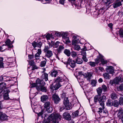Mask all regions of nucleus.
<instances>
[{
    "label": "nucleus",
    "instance_id": "obj_9",
    "mask_svg": "<svg viewBox=\"0 0 123 123\" xmlns=\"http://www.w3.org/2000/svg\"><path fill=\"white\" fill-rule=\"evenodd\" d=\"M106 71L108 73L112 74L114 72V68L111 66H108L105 69Z\"/></svg>",
    "mask_w": 123,
    "mask_h": 123
},
{
    "label": "nucleus",
    "instance_id": "obj_38",
    "mask_svg": "<svg viewBox=\"0 0 123 123\" xmlns=\"http://www.w3.org/2000/svg\"><path fill=\"white\" fill-rule=\"evenodd\" d=\"M100 60L102 64H104L107 63V61L106 60H105L103 58L100 59Z\"/></svg>",
    "mask_w": 123,
    "mask_h": 123
},
{
    "label": "nucleus",
    "instance_id": "obj_18",
    "mask_svg": "<svg viewBox=\"0 0 123 123\" xmlns=\"http://www.w3.org/2000/svg\"><path fill=\"white\" fill-rule=\"evenodd\" d=\"M62 40L64 43L67 44L70 42L69 38L66 36H64L62 37Z\"/></svg>",
    "mask_w": 123,
    "mask_h": 123
},
{
    "label": "nucleus",
    "instance_id": "obj_50",
    "mask_svg": "<svg viewBox=\"0 0 123 123\" xmlns=\"http://www.w3.org/2000/svg\"><path fill=\"white\" fill-rule=\"evenodd\" d=\"M71 55L73 57H75L77 55V53L76 52L73 51L71 52Z\"/></svg>",
    "mask_w": 123,
    "mask_h": 123
},
{
    "label": "nucleus",
    "instance_id": "obj_43",
    "mask_svg": "<svg viewBox=\"0 0 123 123\" xmlns=\"http://www.w3.org/2000/svg\"><path fill=\"white\" fill-rule=\"evenodd\" d=\"M46 62L45 61H43L41 62L40 66L42 67L44 66L46 64Z\"/></svg>",
    "mask_w": 123,
    "mask_h": 123
},
{
    "label": "nucleus",
    "instance_id": "obj_40",
    "mask_svg": "<svg viewBox=\"0 0 123 123\" xmlns=\"http://www.w3.org/2000/svg\"><path fill=\"white\" fill-rule=\"evenodd\" d=\"M113 105L115 107H117L119 105V103L118 101L115 100L113 103Z\"/></svg>",
    "mask_w": 123,
    "mask_h": 123
},
{
    "label": "nucleus",
    "instance_id": "obj_60",
    "mask_svg": "<svg viewBox=\"0 0 123 123\" xmlns=\"http://www.w3.org/2000/svg\"><path fill=\"white\" fill-rule=\"evenodd\" d=\"M36 82H37V81H36ZM37 82H36V83H32L31 84V87H35V86H36V87H37Z\"/></svg>",
    "mask_w": 123,
    "mask_h": 123
},
{
    "label": "nucleus",
    "instance_id": "obj_29",
    "mask_svg": "<svg viewBox=\"0 0 123 123\" xmlns=\"http://www.w3.org/2000/svg\"><path fill=\"white\" fill-rule=\"evenodd\" d=\"M6 45H3L1 46L0 47V51H4L6 49Z\"/></svg>",
    "mask_w": 123,
    "mask_h": 123
},
{
    "label": "nucleus",
    "instance_id": "obj_21",
    "mask_svg": "<svg viewBox=\"0 0 123 123\" xmlns=\"http://www.w3.org/2000/svg\"><path fill=\"white\" fill-rule=\"evenodd\" d=\"M48 97L46 95H43L41 96V101L42 102H44L48 99Z\"/></svg>",
    "mask_w": 123,
    "mask_h": 123
},
{
    "label": "nucleus",
    "instance_id": "obj_8",
    "mask_svg": "<svg viewBox=\"0 0 123 123\" xmlns=\"http://www.w3.org/2000/svg\"><path fill=\"white\" fill-rule=\"evenodd\" d=\"M80 41L79 37L75 36H74L73 37V40L72 42V45L76 44L79 43Z\"/></svg>",
    "mask_w": 123,
    "mask_h": 123
},
{
    "label": "nucleus",
    "instance_id": "obj_49",
    "mask_svg": "<svg viewBox=\"0 0 123 123\" xmlns=\"http://www.w3.org/2000/svg\"><path fill=\"white\" fill-rule=\"evenodd\" d=\"M119 103L121 105H122L123 104V98L122 97L120 98L119 99Z\"/></svg>",
    "mask_w": 123,
    "mask_h": 123
},
{
    "label": "nucleus",
    "instance_id": "obj_6",
    "mask_svg": "<svg viewBox=\"0 0 123 123\" xmlns=\"http://www.w3.org/2000/svg\"><path fill=\"white\" fill-rule=\"evenodd\" d=\"M50 103L49 101L46 102L44 104V107L46 109V111L49 112H51L53 110L52 108L50 106Z\"/></svg>",
    "mask_w": 123,
    "mask_h": 123
},
{
    "label": "nucleus",
    "instance_id": "obj_11",
    "mask_svg": "<svg viewBox=\"0 0 123 123\" xmlns=\"http://www.w3.org/2000/svg\"><path fill=\"white\" fill-rule=\"evenodd\" d=\"M15 59L12 57L9 58H8L7 60V64L8 66L11 65L10 67H12L14 66V65L13 64V63Z\"/></svg>",
    "mask_w": 123,
    "mask_h": 123
},
{
    "label": "nucleus",
    "instance_id": "obj_10",
    "mask_svg": "<svg viewBox=\"0 0 123 123\" xmlns=\"http://www.w3.org/2000/svg\"><path fill=\"white\" fill-rule=\"evenodd\" d=\"M123 81V78H121V75H120L118 77H116L115 79L114 82L116 84H117L120 82Z\"/></svg>",
    "mask_w": 123,
    "mask_h": 123
},
{
    "label": "nucleus",
    "instance_id": "obj_14",
    "mask_svg": "<svg viewBox=\"0 0 123 123\" xmlns=\"http://www.w3.org/2000/svg\"><path fill=\"white\" fill-rule=\"evenodd\" d=\"M10 92V91L8 90H4V99L7 100L9 98L8 94Z\"/></svg>",
    "mask_w": 123,
    "mask_h": 123
},
{
    "label": "nucleus",
    "instance_id": "obj_1",
    "mask_svg": "<svg viewBox=\"0 0 123 123\" xmlns=\"http://www.w3.org/2000/svg\"><path fill=\"white\" fill-rule=\"evenodd\" d=\"M68 81V79L66 77L64 74H62L61 76H59L56 78L54 83L50 86V88L52 90H56L62 86L60 82Z\"/></svg>",
    "mask_w": 123,
    "mask_h": 123
},
{
    "label": "nucleus",
    "instance_id": "obj_34",
    "mask_svg": "<svg viewBox=\"0 0 123 123\" xmlns=\"http://www.w3.org/2000/svg\"><path fill=\"white\" fill-rule=\"evenodd\" d=\"M102 114L103 116L104 117L107 116L108 114V111L106 110H104Z\"/></svg>",
    "mask_w": 123,
    "mask_h": 123
},
{
    "label": "nucleus",
    "instance_id": "obj_7",
    "mask_svg": "<svg viewBox=\"0 0 123 123\" xmlns=\"http://www.w3.org/2000/svg\"><path fill=\"white\" fill-rule=\"evenodd\" d=\"M63 103L66 109L67 110H69L71 108V106L69 104L68 98L65 97L64 98Z\"/></svg>",
    "mask_w": 123,
    "mask_h": 123
},
{
    "label": "nucleus",
    "instance_id": "obj_31",
    "mask_svg": "<svg viewBox=\"0 0 123 123\" xmlns=\"http://www.w3.org/2000/svg\"><path fill=\"white\" fill-rule=\"evenodd\" d=\"M64 49V47L62 45H60L58 48L57 49V52L60 53L61 51Z\"/></svg>",
    "mask_w": 123,
    "mask_h": 123
},
{
    "label": "nucleus",
    "instance_id": "obj_16",
    "mask_svg": "<svg viewBox=\"0 0 123 123\" xmlns=\"http://www.w3.org/2000/svg\"><path fill=\"white\" fill-rule=\"evenodd\" d=\"M85 49H84V50L81 53V54L83 55L82 58L84 61L86 62H87L88 61V60L86 57V53L85 51Z\"/></svg>",
    "mask_w": 123,
    "mask_h": 123
},
{
    "label": "nucleus",
    "instance_id": "obj_36",
    "mask_svg": "<svg viewBox=\"0 0 123 123\" xmlns=\"http://www.w3.org/2000/svg\"><path fill=\"white\" fill-rule=\"evenodd\" d=\"M3 58L2 57H0V68L3 67Z\"/></svg>",
    "mask_w": 123,
    "mask_h": 123
},
{
    "label": "nucleus",
    "instance_id": "obj_37",
    "mask_svg": "<svg viewBox=\"0 0 123 123\" xmlns=\"http://www.w3.org/2000/svg\"><path fill=\"white\" fill-rule=\"evenodd\" d=\"M63 33H62L61 32H59L58 31L55 32V34L57 36H62V34Z\"/></svg>",
    "mask_w": 123,
    "mask_h": 123
},
{
    "label": "nucleus",
    "instance_id": "obj_53",
    "mask_svg": "<svg viewBox=\"0 0 123 123\" xmlns=\"http://www.w3.org/2000/svg\"><path fill=\"white\" fill-rule=\"evenodd\" d=\"M102 108H98V112L100 115V113H102V110H103V109H104V108H103L102 107Z\"/></svg>",
    "mask_w": 123,
    "mask_h": 123
},
{
    "label": "nucleus",
    "instance_id": "obj_61",
    "mask_svg": "<svg viewBox=\"0 0 123 123\" xmlns=\"http://www.w3.org/2000/svg\"><path fill=\"white\" fill-rule=\"evenodd\" d=\"M43 111H41L40 112L38 113H37L38 115V116H40L42 115L43 114Z\"/></svg>",
    "mask_w": 123,
    "mask_h": 123
},
{
    "label": "nucleus",
    "instance_id": "obj_4",
    "mask_svg": "<svg viewBox=\"0 0 123 123\" xmlns=\"http://www.w3.org/2000/svg\"><path fill=\"white\" fill-rule=\"evenodd\" d=\"M75 62L74 61L69 59L68 61L67 67L69 69L70 68V67L73 68L75 66Z\"/></svg>",
    "mask_w": 123,
    "mask_h": 123
},
{
    "label": "nucleus",
    "instance_id": "obj_52",
    "mask_svg": "<svg viewBox=\"0 0 123 123\" xmlns=\"http://www.w3.org/2000/svg\"><path fill=\"white\" fill-rule=\"evenodd\" d=\"M40 55L37 54V53L35 55V58L37 60H38L40 58Z\"/></svg>",
    "mask_w": 123,
    "mask_h": 123
},
{
    "label": "nucleus",
    "instance_id": "obj_35",
    "mask_svg": "<svg viewBox=\"0 0 123 123\" xmlns=\"http://www.w3.org/2000/svg\"><path fill=\"white\" fill-rule=\"evenodd\" d=\"M74 50H77V51H79L80 49V48L79 46L78 45H74Z\"/></svg>",
    "mask_w": 123,
    "mask_h": 123
},
{
    "label": "nucleus",
    "instance_id": "obj_19",
    "mask_svg": "<svg viewBox=\"0 0 123 123\" xmlns=\"http://www.w3.org/2000/svg\"><path fill=\"white\" fill-rule=\"evenodd\" d=\"M2 112L0 111V119L2 120H5L7 119V117L6 114H2Z\"/></svg>",
    "mask_w": 123,
    "mask_h": 123
},
{
    "label": "nucleus",
    "instance_id": "obj_51",
    "mask_svg": "<svg viewBox=\"0 0 123 123\" xmlns=\"http://www.w3.org/2000/svg\"><path fill=\"white\" fill-rule=\"evenodd\" d=\"M50 116V115L49 117H48L47 119V120L48 121H47L46 120H44L43 122V123H49L50 122H52V121L50 120L49 119V117Z\"/></svg>",
    "mask_w": 123,
    "mask_h": 123
},
{
    "label": "nucleus",
    "instance_id": "obj_22",
    "mask_svg": "<svg viewBox=\"0 0 123 123\" xmlns=\"http://www.w3.org/2000/svg\"><path fill=\"white\" fill-rule=\"evenodd\" d=\"M58 73L59 72H58V71L54 70L51 73L50 75L52 77H55L58 74Z\"/></svg>",
    "mask_w": 123,
    "mask_h": 123
},
{
    "label": "nucleus",
    "instance_id": "obj_30",
    "mask_svg": "<svg viewBox=\"0 0 123 123\" xmlns=\"http://www.w3.org/2000/svg\"><path fill=\"white\" fill-rule=\"evenodd\" d=\"M111 97L112 99H115L117 98L116 94L114 93H113L111 95Z\"/></svg>",
    "mask_w": 123,
    "mask_h": 123
},
{
    "label": "nucleus",
    "instance_id": "obj_47",
    "mask_svg": "<svg viewBox=\"0 0 123 123\" xmlns=\"http://www.w3.org/2000/svg\"><path fill=\"white\" fill-rule=\"evenodd\" d=\"M118 91H123V84H121L117 88Z\"/></svg>",
    "mask_w": 123,
    "mask_h": 123
},
{
    "label": "nucleus",
    "instance_id": "obj_2",
    "mask_svg": "<svg viewBox=\"0 0 123 123\" xmlns=\"http://www.w3.org/2000/svg\"><path fill=\"white\" fill-rule=\"evenodd\" d=\"M62 116L60 114L54 112L50 115L49 118V119L52 121V123H58V122L61 119Z\"/></svg>",
    "mask_w": 123,
    "mask_h": 123
},
{
    "label": "nucleus",
    "instance_id": "obj_33",
    "mask_svg": "<svg viewBox=\"0 0 123 123\" xmlns=\"http://www.w3.org/2000/svg\"><path fill=\"white\" fill-rule=\"evenodd\" d=\"M76 63L78 64H81L82 63L83 61L82 59L80 58H77L76 60Z\"/></svg>",
    "mask_w": 123,
    "mask_h": 123
},
{
    "label": "nucleus",
    "instance_id": "obj_27",
    "mask_svg": "<svg viewBox=\"0 0 123 123\" xmlns=\"http://www.w3.org/2000/svg\"><path fill=\"white\" fill-rule=\"evenodd\" d=\"M64 53L68 56H69L70 55V52L69 49H65L64 50Z\"/></svg>",
    "mask_w": 123,
    "mask_h": 123
},
{
    "label": "nucleus",
    "instance_id": "obj_39",
    "mask_svg": "<svg viewBox=\"0 0 123 123\" xmlns=\"http://www.w3.org/2000/svg\"><path fill=\"white\" fill-rule=\"evenodd\" d=\"M103 3L106 4H110L113 2V1H111L110 0H103Z\"/></svg>",
    "mask_w": 123,
    "mask_h": 123
},
{
    "label": "nucleus",
    "instance_id": "obj_12",
    "mask_svg": "<svg viewBox=\"0 0 123 123\" xmlns=\"http://www.w3.org/2000/svg\"><path fill=\"white\" fill-rule=\"evenodd\" d=\"M52 98L55 103L56 104L58 103L60 100L58 96L55 94H54L53 95Z\"/></svg>",
    "mask_w": 123,
    "mask_h": 123
},
{
    "label": "nucleus",
    "instance_id": "obj_57",
    "mask_svg": "<svg viewBox=\"0 0 123 123\" xmlns=\"http://www.w3.org/2000/svg\"><path fill=\"white\" fill-rule=\"evenodd\" d=\"M51 37V35L49 33L46 36V37L47 39L48 40H49L50 39Z\"/></svg>",
    "mask_w": 123,
    "mask_h": 123
},
{
    "label": "nucleus",
    "instance_id": "obj_44",
    "mask_svg": "<svg viewBox=\"0 0 123 123\" xmlns=\"http://www.w3.org/2000/svg\"><path fill=\"white\" fill-rule=\"evenodd\" d=\"M102 88V89L104 92H105L107 90V87L106 85L103 84L101 86Z\"/></svg>",
    "mask_w": 123,
    "mask_h": 123
},
{
    "label": "nucleus",
    "instance_id": "obj_64",
    "mask_svg": "<svg viewBox=\"0 0 123 123\" xmlns=\"http://www.w3.org/2000/svg\"><path fill=\"white\" fill-rule=\"evenodd\" d=\"M65 0H60L59 1V3L62 5H64V2Z\"/></svg>",
    "mask_w": 123,
    "mask_h": 123
},
{
    "label": "nucleus",
    "instance_id": "obj_13",
    "mask_svg": "<svg viewBox=\"0 0 123 123\" xmlns=\"http://www.w3.org/2000/svg\"><path fill=\"white\" fill-rule=\"evenodd\" d=\"M116 112L117 113V117L119 118L123 115V110L121 108H120L119 110H117L116 111Z\"/></svg>",
    "mask_w": 123,
    "mask_h": 123
},
{
    "label": "nucleus",
    "instance_id": "obj_17",
    "mask_svg": "<svg viewBox=\"0 0 123 123\" xmlns=\"http://www.w3.org/2000/svg\"><path fill=\"white\" fill-rule=\"evenodd\" d=\"M5 44L9 48H11L13 46L12 45V43L10 41V39H7L5 42Z\"/></svg>",
    "mask_w": 123,
    "mask_h": 123
},
{
    "label": "nucleus",
    "instance_id": "obj_42",
    "mask_svg": "<svg viewBox=\"0 0 123 123\" xmlns=\"http://www.w3.org/2000/svg\"><path fill=\"white\" fill-rule=\"evenodd\" d=\"M88 63L91 67H94L96 65V63L94 62H88Z\"/></svg>",
    "mask_w": 123,
    "mask_h": 123
},
{
    "label": "nucleus",
    "instance_id": "obj_15",
    "mask_svg": "<svg viewBox=\"0 0 123 123\" xmlns=\"http://www.w3.org/2000/svg\"><path fill=\"white\" fill-rule=\"evenodd\" d=\"M63 117L65 119L67 120H69L71 119V116L68 113L64 112L63 114Z\"/></svg>",
    "mask_w": 123,
    "mask_h": 123
},
{
    "label": "nucleus",
    "instance_id": "obj_25",
    "mask_svg": "<svg viewBox=\"0 0 123 123\" xmlns=\"http://www.w3.org/2000/svg\"><path fill=\"white\" fill-rule=\"evenodd\" d=\"M96 90L98 96H100L101 95L102 92V90L101 87H99L97 88Z\"/></svg>",
    "mask_w": 123,
    "mask_h": 123
},
{
    "label": "nucleus",
    "instance_id": "obj_24",
    "mask_svg": "<svg viewBox=\"0 0 123 123\" xmlns=\"http://www.w3.org/2000/svg\"><path fill=\"white\" fill-rule=\"evenodd\" d=\"M121 2H118L114 3L113 4V6L114 8H115L121 6Z\"/></svg>",
    "mask_w": 123,
    "mask_h": 123
},
{
    "label": "nucleus",
    "instance_id": "obj_41",
    "mask_svg": "<svg viewBox=\"0 0 123 123\" xmlns=\"http://www.w3.org/2000/svg\"><path fill=\"white\" fill-rule=\"evenodd\" d=\"M79 115V111H77L73 113L72 116L73 117H75L78 116Z\"/></svg>",
    "mask_w": 123,
    "mask_h": 123
},
{
    "label": "nucleus",
    "instance_id": "obj_5",
    "mask_svg": "<svg viewBox=\"0 0 123 123\" xmlns=\"http://www.w3.org/2000/svg\"><path fill=\"white\" fill-rule=\"evenodd\" d=\"M106 97L104 95L100 97L99 98L98 101L100 105L104 108V102L106 101Z\"/></svg>",
    "mask_w": 123,
    "mask_h": 123
},
{
    "label": "nucleus",
    "instance_id": "obj_3",
    "mask_svg": "<svg viewBox=\"0 0 123 123\" xmlns=\"http://www.w3.org/2000/svg\"><path fill=\"white\" fill-rule=\"evenodd\" d=\"M37 86L36 87V89L37 90H41L42 92H46V88L43 86L45 84L44 81L38 79L37 80Z\"/></svg>",
    "mask_w": 123,
    "mask_h": 123
},
{
    "label": "nucleus",
    "instance_id": "obj_46",
    "mask_svg": "<svg viewBox=\"0 0 123 123\" xmlns=\"http://www.w3.org/2000/svg\"><path fill=\"white\" fill-rule=\"evenodd\" d=\"M96 83V81L95 80H93L91 81V84L93 86H95Z\"/></svg>",
    "mask_w": 123,
    "mask_h": 123
},
{
    "label": "nucleus",
    "instance_id": "obj_20",
    "mask_svg": "<svg viewBox=\"0 0 123 123\" xmlns=\"http://www.w3.org/2000/svg\"><path fill=\"white\" fill-rule=\"evenodd\" d=\"M45 53H46L45 56L48 58L51 57L53 55L52 52L51 50L45 52Z\"/></svg>",
    "mask_w": 123,
    "mask_h": 123
},
{
    "label": "nucleus",
    "instance_id": "obj_28",
    "mask_svg": "<svg viewBox=\"0 0 123 123\" xmlns=\"http://www.w3.org/2000/svg\"><path fill=\"white\" fill-rule=\"evenodd\" d=\"M106 105L108 106H111L113 105V103L112 101L110 99H108L106 102Z\"/></svg>",
    "mask_w": 123,
    "mask_h": 123
},
{
    "label": "nucleus",
    "instance_id": "obj_48",
    "mask_svg": "<svg viewBox=\"0 0 123 123\" xmlns=\"http://www.w3.org/2000/svg\"><path fill=\"white\" fill-rule=\"evenodd\" d=\"M49 47L48 46H45L44 49V52H45L48 51H50L49 50Z\"/></svg>",
    "mask_w": 123,
    "mask_h": 123
},
{
    "label": "nucleus",
    "instance_id": "obj_59",
    "mask_svg": "<svg viewBox=\"0 0 123 123\" xmlns=\"http://www.w3.org/2000/svg\"><path fill=\"white\" fill-rule=\"evenodd\" d=\"M60 43L59 41L56 42L54 46L55 48H57L59 45V43Z\"/></svg>",
    "mask_w": 123,
    "mask_h": 123
},
{
    "label": "nucleus",
    "instance_id": "obj_32",
    "mask_svg": "<svg viewBox=\"0 0 123 123\" xmlns=\"http://www.w3.org/2000/svg\"><path fill=\"white\" fill-rule=\"evenodd\" d=\"M118 32L120 37L123 38V29H120L118 31Z\"/></svg>",
    "mask_w": 123,
    "mask_h": 123
},
{
    "label": "nucleus",
    "instance_id": "obj_54",
    "mask_svg": "<svg viewBox=\"0 0 123 123\" xmlns=\"http://www.w3.org/2000/svg\"><path fill=\"white\" fill-rule=\"evenodd\" d=\"M29 63L30 65L32 66L34 65V62L33 61L31 60L29 61Z\"/></svg>",
    "mask_w": 123,
    "mask_h": 123
},
{
    "label": "nucleus",
    "instance_id": "obj_63",
    "mask_svg": "<svg viewBox=\"0 0 123 123\" xmlns=\"http://www.w3.org/2000/svg\"><path fill=\"white\" fill-rule=\"evenodd\" d=\"M41 52L42 51L41 49H37V53L40 55L41 54Z\"/></svg>",
    "mask_w": 123,
    "mask_h": 123
},
{
    "label": "nucleus",
    "instance_id": "obj_55",
    "mask_svg": "<svg viewBox=\"0 0 123 123\" xmlns=\"http://www.w3.org/2000/svg\"><path fill=\"white\" fill-rule=\"evenodd\" d=\"M42 43L41 42H40L38 43H37V45L36 47H38L39 48H41L42 46Z\"/></svg>",
    "mask_w": 123,
    "mask_h": 123
},
{
    "label": "nucleus",
    "instance_id": "obj_58",
    "mask_svg": "<svg viewBox=\"0 0 123 123\" xmlns=\"http://www.w3.org/2000/svg\"><path fill=\"white\" fill-rule=\"evenodd\" d=\"M32 44L34 48H35L36 47L37 43H36L35 41H34L33 42Z\"/></svg>",
    "mask_w": 123,
    "mask_h": 123
},
{
    "label": "nucleus",
    "instance_id": "obj_45",
    "mask_svg": "<svg viewBox=\"0 0 123 123\" xmlns=\"http://www.w3.org/2000/svg\"><path fill=\"white\" fill-rule=\"evenodd\" d=\"M94 101L95 103L97 102L98 101L99 97L98 95H96L95 96L94 98Z\"/></svg>",
    "mask_w": 123,
    "mask_h": 123
},
{
    "label": "nucleus",
    "instance_id": "obj_23",
    "mask_svg": "<svg viewBox=\"0 0 123 123\" xmlns=\"http://www.w3.org/2000/svg\"><path fill=\"white\" fill-rule=\"evenodd\" d=\"M109 74L107 73H105L103 74V76L105 79L108 80L110 79L111 77Z\"/></svg>",
    "mask_w": 123,
    "mask_h": 123
},
{
    "label": "nucleus",
    "instance_id": "obj_56",
    "mask_svg": "<svg viewBox=\"0 0 123 123\" xmlns=\"http://www.w3.org/2000/svg\"><path fill=\"white\" fill-rule=\"evenodd\" d=\"M51 0H41V2L43 4H46L48 3V1Z\"/></svg>",
    "mask_w": 123,
    "mask_h": 123
},
{
    "label": "nucleus",
    "instance_id": "obj_26",
    "mask_svg": "<svg viewBox=\"0 0 123 123\" xmlns=\"http://www.w3.org/2000/svg\"><path fill=\"white\" fill-rule=\"evenodd\" d=\"M42 77L46 81H47L48 80V74L46 73H44L43 74Z\"/></svg>",
    "mask_w": 123,
    "mask_h": 123
},
{
    "label": "nucleus",
    "instance_id": "obj_62",
    "mask_svg": "<svg viewBox=\"0 0 123 123\" xmlns=\"http://www.w3.org/2000/svg\"><path fill=\"white\" fill-rule=\"evenodd\" d=\"M32 67V70H34L35 69H37L38 68L36 66V65H33Z\"/></svg>",
    "mask_w": 123,
    "mask_h": 123
}]
</instances>
